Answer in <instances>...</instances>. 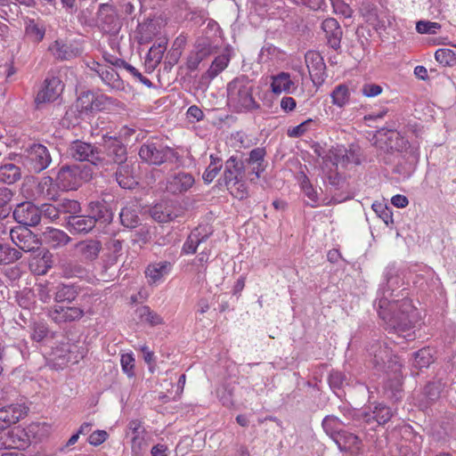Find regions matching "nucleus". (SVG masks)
<instances>
[{
    "mask_svg": "<svg viewBox=\"0 0 456 456\" xmlns=\"http://www.w3.org/2000/svg\"><path fill=\"white\" fill-rule=\"evenodd\" d=\"M385 281L379 286L375 305L388 333L396 334L407 340L414 339L412 332L416 322L415 308L408 298L403 281L394 266L384 272Z\"/></svg>",
    "mask_w": 456,
    "mask_h": 456,
    "instance_id": "nucleus-1",
    "label": "nucleus"
},
{
    "mask_svg": "<svg viewBox=\"0 0 456 456\" xmlns=\"http://www.w3.org/2000/svg\"><path fill=\"white\" fill-rule=\"evenodd\" d=\"M254 84L248 77L241 75L227 85V102L236 112H250L260 109L253 96Z\"/></svg>",
    "mask_w": 456,
    "mask_h": 456,
    "instance_id": "nucleus-2",
    "label": "nucleus"
},
{
    "mask_svg": "<svg viewBox=\"0 0 456 456\" xmlns=\"http://www.w3.org/2000/svg\"><path fill=\"white\" fill-rule=\"evenodd\" d=\"M98 167L108 169L111 165H123L126 163L127 149L118 137L104 134L100 147Z\"/></svg>",
    "mask_w": 456,
    "mask_h": 456,
    "instance_id": "nucleus-3",
    "label": "nucleus"
},
{
    "mask_svg": "<svg viewBox=\"0 0 456 456\" xmlns=\"http://www.w3.org/2000/svg\"><path fill=\"white\" fill-rule=\"evenodd\" d=\"M92 297L89 294H84L77 305H53L48 310V316L57 324L77 322L86 314L92 313V303L89 302Z\"/></svg>",
    "mask_w": 456,
    "mask_h": 456,
    "instance_id": "nucleus-4",
    "label": "nucleus"
},
{
    "mask_svg": "<svg viewBox=\"0 0 456 456\" xmlns=\"http://www.w3.org/2000/svg\"><path fill=\"white\" fill-rule=\"evenodd\" d=\"M139 157L147 164L160 166L168 160L177 159V152L165 145L161 140L151 138L141 145Z\"/></svg>",
    "mask_w": 456,
    "mask_h": 456,
    "instance_id": "nucleus-5",
    "label": "nucleus"
},
{
    "mask_svg": "<svg viewBox=\"0 0 456 456\" xmlns=\"http://www.w3.org/2000/svg\"><path fill=\"white\" fill-rule=\"evenodd\" d=\"M24 164L30 172L39 174L52 163V156L46 146L32 143L23 151Z\"/></svg>",
    "mask_w": 456,
    "mask_h": 456,
    "instance_id": "nucleus-6",
    "label": "nucleus"
},
{
    "mask_svg": "<svg viewBox=\"0 0 456 456\" xmlns=\"http://www.w3.org/2000/svg\"><path fill=\"white\" fill-rule=\"evenodd\" d=\"M96 26L103 34L116 36L122 28V21L116 6L110 3L100 4L96 12Z\"/></svg>",
    "mask_w": 456,
    "mask_h": 456,
    "instance_id": "nucleus-7",
    "label": "nucleus"
},
{
    "mask_svg": "<svg viewBox=\"0 0 456 456\" xmlns=\"http://www.w3.org/2000/svg\"><path fill=\"white\" fill-rule=\"evenodd\" d=\"M68 155L77 161H87L98 167L100 158V147L91 142L81 140L71 142L67 150Z\"/></svg>",
    "mask_w": 456,
    "mask_h": 456,
    "instance_id": "nucleus-8",
    "label": "nucleus"
},
{
    "mask_svg": "<svg viewBox=\"0 0 456 456\" xmlns=\"http://www.w3.org/2000/svg\"><path fill=\"white\" fill-rule=\"evenodd\" d=\"M86 66L94 71L102 79V81L110 88V90L122 91L125 88L124 82L118 72L104 63L91 60L86 62Z\"/></svg>",
    "mask_w": 456,
    "mask_h": 456,
    "instance_id": "nucleus-9",
    "label": "nucleus"
},
{
    "mask_svg": "<svg viewBox=\"0 0 456 456\" xmlns=\"http://www.w3.org/2000/svg\"><path fill=\"white\" fill-rule=\"evenodd\" d=\"M12 216L22 227H35L40 223L39 207L30 201L19 203L12 211Z\"/></svg>",
    "mask_w": 456,
    "mask_h": 456,
    "instance_id": "nucleus-10",
    "label": "nucleus"
},
{
    "mask_svg": "<svg viewBox=\"0 0 456 456\" xmlns=\"http://www.w3.org/2000/svg\"><path fill=\"white\" fill-rule=\"evenodd\" d=\"M82 180L83 173L78 166H63L58 171L56 184L63 191H73L82 184Z\"/></svg>",
    "mask_w": 456,
    "mask_h": 456,
    "instance_id": "nucleus-11",
    "label": "nucleus"
},
{
    "mask_svg": "<svg viewBox=\"0 0 456 456\" xmlns=\"http://www.w3.org/2000/svg\"><path fill=\"white\" fill-rule=\"evenodd\" d=\"M266 151L265 148L257 147L251 150L243 162L246 164V175L251 182H256L266 168L265 159Z\"/></svg>",
    "mask_w": 456,
    "mask_h": 456,
    "instance_id": "nucleus-12",
    "label": "nucleus"
},
{
    "mask_svg": "<svg viewBox=\"0 0 456 456\" xmlns=\"http://www.w3.org/2000/svg\"><path fill=\"white\" fill-rule=\"evenodd\" d=\"M248 177L246 175V164L242 159L236 156H231L224 163V170L222 176L224 184L227 189H232L231 185H236L240 180Z\"/></svg>",
    "mask_w": 456,
    "mask_h": 456,
    "instance_id": "nucleus-13",
    "label": "nucleus"
},
{
    "mask_svg": "<svg viewBox=\"0 0 456 456\" xmlns=\"http://www.w3.org/2000/svg\"><path fill=\"white\" fill-rule=\"evenodd\" d=\"M12 241L24 252H34L40 247L41 242L27 227H15L11 230Z\"/></svg>",
    "mask_w": 456,
    "mask_h": 456,
    "instance_id": "nucleus-14",
    "label": "nucleus"
},
{
    "mask_svg": "<svg viewBox=\"0 0 456 456\" xmlns=\"http://www.w3.org/2000/svg\"><path fill=\"white\" fill-rule=\"evenodd\" d=\"M305 61L314 84H322L326 77V65L322 55L315 51H309L305 55Z\"/></svg>",
    "mask_w": 456,
    "mask_h": 456,
    "instance_id": "nucleus-15",
    "label": "nucleus"
},
{
    "mask_svg": "<svg viewBox=\"0 0 456 456\" xmlns=\"http://www.w3.org/2000/svg\"><path fill=\"white\" fill-rule=\"evenodd\" d=\"M370 362L376 370H384L386 360L392 354L386 342L374 340L367 347Z\"/></svg>",
    "mask_w": 456,
    "mask_h": 456,
    "instance_id": "nucleus-16",
    "label": "nucleus"
},
{
    "mask_svg": "<svg viewBox=\"0 0 456 456\" xmlns=\"http://www.w3.org/2000/svg\"><path fill=\"white\" fill-rule=\"evenodd\" d=\"M49 51L53 57L59 61H70L78 57L82 51L76 43L61 39L55 40L50 46Z\"/></svg>",
    "mask_w": 456,
    "mask_h": 456,
    "instance_id": "nucleus-17",
    "label": "nucleus"
},
{
    "mask_svg": "<svg viewBox=\"0 0 456 456\" xmlns=\"http://www.w3.org/2000/svg\"><path fill=\"white\" fill-rule=\"evenodd\" d=\"M63 85L57 77L46 78L44 83L43 88L37 93L36 97V103H46L55 101L62 93Z\"/></svg>",
    "mask_w": 456,
    "mask_h": 456,
    "instance_id": "nucleus-18",
    "label": "nucleus"
},
{
    "mask_svg": "<svg viewBox=\"0 0 456 456\" xmlns=\"http://www.w3.org/2000/svg\"><path fill=\"white\" fill-rule=\"evenodd\" d=\"M71 240V237L66 232L50 226L46 227L41 234V243L52 249L64 248Z\"/></svg>",
    "mask_w": 456,
    "mask_h": 456,
    "instance_id": "nucleus-19",
    "label": "nucleus"
},
{
    "mask_svg": "<svg viewBox=\"0 0 456 456\" xmlns=\"http://www.w3.org/2000/svg\"><path fill=\"white\" fill-rule=\"evenodd\" d=\"M27 414V407L23 404H10L0 408V431L16 424Z\"/></svg>",
    "mask_w": 456,
    "mask_h": 456,
    "instance_id": "nucleus-20",
    "label": "nucleus"
},
{
    "mask_svg": "<svg viewBox=\"0 0 456 456\" xmlns=\"http://www.w3.org/2000/svg\"><path fill=\"white\" fill-rule=\"evenodd\" d=\"M82 287L77 283L60 282L53 288V296L56 303H72L80 295Z\"/></svg>",
    "mask_w": 456,
    "mask_h": 456,
    "instance_id": "nucleus-21",
    "label": "nucleus"
},
{
    "mask_svg": "<svg viewBox=\"0 0 456 456\" xmlns=\"http://www.w3.org/2000/svg\"><path fill=\"white\" fill-rule=\"evenodd\" d=\"M65 227L72 233L85 235L91 232L95 225L92 218L86 215H74L65 217Z\"/></svg>",
    "mask_w": 456,
    "mask_h": 456,
    "instance_id": "nucleus-22",
    "label": "nucleus"
},
{
    "mask_svg": "<svg viewBox=\"0 0 456 456\" xmlns=\"http://www.w3.org/2000/svg\"><path fill=\"white\" fill-rule=\"evenodd\" d=\"M322 29L325 34L328 45L334 50L339 49L343 31L338 20L334 18L325 19L322 23Z\"/></svg>",
    "mask_w": 456,
    "mask_h": 456,
    "instance_id": "nucleus-23",
    "label": "nucleus"
},
{
    "mask_svg": "<svg viewBox=\"0 0 456 456\" xmlns=\"http://www.w3.org/2000/svg\"><path fill=\"white\" fill-rule=\"evenodd\" d=\"M87 216L93 219L94 225L97 223L107 224L113 219V213L104 201H91L87 207Z\"/></svg>",
    "mask_w": 456,
    "mask_h": 456,
    "instance_id": "nucleus-24",
    "label": "nucleus"
},
{
    "mask_svg": "<svg viewBox=\"0 0 456 456\" xmlns=\"http://www.w3.org/2000/svg\"><path fill=\"white\" fill-rule=\"evenodd\" d=\"M211 232L205 231L202 227L193 229L182 247V254L193 255L197 252L200 245L204 244L211 235Z\"/></svg>",
    "mask_w": 456,
    "mask_h": 456,
    "instance_id": "nucleus-25",
    "label": "nucleus"
},
{
    "mask_svg": "<svg viewBox=\"0 0 456 456\" xmlns=\"http://www.w3.org/2000/svg\"><path fill=\"white\" fill-rule=\"evenodd\" d=\"M393 415V411L383 403H376L373 407H370L369 411L364 410L362 412V419L368 424L376 421L379 425H384L391 419Z\"/></svg>",
    "mask_w": 456,
    "mask_h": 456,
    "instance_id": "nucleus-26",
    "label": "nucleus"
},
{
    "mask_svg": "<svg viewBox=\"0 0 456 456\" xmlns=\"http://www.w3.org/2000/svg\"><path fill=\"white\" fill-rule=\"evenodd\" d=\"M193 176L185 172H179L171 175L167 182V190L173 194L187 191L194 184Z\"/></svg>",
    "mask_w": 456,
    "mask_h": 456,
    "instance_id": "nucleus-27",
    "label": "nucleus"
},
{
    "mask_svg": "<svg viewBox=\"0 0 456 456\" xmlns=\"http://www.w3.org/2000/svg\"><path fill=\"white\" fill-rule=\"evenodd\" d=\"M172 263L169 261H160L150 264L145 269V276L149 284H157L167 275L172 269Z\"/></svg>",
    "mask_w": 456,
    "mask_h": 456,
    "instance_id": "nucleus-28",
    "label": "nucleus"
},
{
    "mask_svg": "<svg viewBox=\"0 0 456 456\" xmlns=\"http://www.w3.org/2000/svg\"><path fill=\"white\" fill-rule=\"evenodd\" d=\"M271 89L274 94H293L297 86L288 72H280L272 77Z\"/></svg>",
    "mask_w": 456,
    "mask_h": 456,
    "instance_id": "nucleus-29",
    "label": "nucleus"
},
{
    "mask_svg": "<svg viewBox=\"0 0 456 456\" xmlns=\"http://www.w3.org/2000/svg\"><path fill=\"white\" fill-rule=\"evenodd\" d=\"M76 248L82 259L88 262L97 259L102 248L101 241L94 239L82 240L76 245Z\"/></svg>",
    "mask_w": 456,
    "mask_h": 456,
    "instance_id": "nucleus-30",
    "label": "nucleus"
},
{
    "mask_svg": "<svg viewBox=\"0 0 456 456\" xmlns=\"http://www.w3.org/2000/svg\"><path fill=\"white\" fill-rule=\"evenodd\" d=\"M21 168L14 163L4 160L0 165V183L12 185L21 179Z\"/></svg>",
    "mask_w": 456,
    "mask_h": 456,
    "instance_id": "nucleus-31",
    "label": "nucleus"
},
{
    "mask_svg": "<svg viewBox=\"0 0 456 456\" xmlns=\"http://www.w3.org/2000/svg\"><path fill=\"white\" fill-rule=\"evenodd\" d=\"M334 442L340 451L350 452L352 454L359 453L361 450L362 441L360 438L346 430H343Z\"/></svg>",
    "mask_w": 456,
    "mask_h": 456,
    "instance_id": "nucleus-32",
    "label": "nucleus"
},
{
    "mask_svg": "<svg viewBox=\"0 0 456 456\" xmlns=\"http://www.w3.org/2000/svg\"><path fill=\"white\" fill-rule=\"evenodd\" d=\"M115 178L118 185L123 189L130 190L138 184L134 175L133 167L127 163L118 166L117 171L115 172Z\"/></svg>",
    "mask_w": 456,
    "mask_h": 456,
    "instance_id": "nucleus-33",
    "label": "nucleus"
},
{
    "mask_svg": "<svg viewBox=\"0 0 456 456\" xmlns=\"http://www.w3.org/2000/svg\"><path fill=\"white\" fill-rule=\"evenodd\" d=\"M352 156L348 155L347 150L344 146L332 147L328 154L323 158L324 161H330L332 166L338 167V165L346 167L352 162Z\"/></svg>",
    "mask_w": 456,
    "mask_h": 456,
    "instance_id": "nucleus-34",
    "label": "nucleus"
},
{
    "mask_svg": "<svg viewBox=\"0 0 456 456\" xmlns=\"http://www.w3.org/2000/svg\"><path fill=\"white\" fill-rule=\"evenodd\" d=\"M325 433L334 441L344 430L346 424L335 415L326 416L322 422Z\"/></svg>",
    "mask_w": 456,
    "mask_h": 456,
    "instance_id": "nucleus-35",
    "label": "nucleus"
},
{
    "mask_svg": "<svg viewBox=\"0 0 456 456\" xmlns=\"http://www.w3.org/2000/svg\"><path fill=\"white\" fill-rule=\"evenodd\" d=\"M151 215L152 218L159 223L170 222L175 216L173 212L172 206L167 202H160L156 204L151 209Z\"/></svg>",
    "mask_w": 456,
    "mask_h": 456,
    "instance_id": "nucleus-36",
    "label": "nucleus"
},
{
    "mask_svg": "<svg viewBox=\"0 0 456 456\" xmlns=\"http://www.w3.org/2000/svg\"><path fill=\"white\" fill-rule=\"evenodd\" d=\"M137 31L139 43H149L159 33L158 24L153 20H148L138 24Z\"/></svg>",
    "mask_w": 456,
    "mask_h": 456,
    "instance_id": "nucleus-37",
    "label": "nucleus"
},
{
    "mask_svg": "<svg viewBox=\"0 0 456 456\" xmlns=\"http://www.w3.org/2000/svg\"><path fill=\"white\" fill-rule=\"evenodd\" d=\"M25 34L32 42L39 43L45 37V28L41 21L28 19L26 21Z\"/></svg>",
    "mask_w": 456,
    "mask_h": 456,
    "instance_id": "nucleus-38",
    "label": "nucleus"
},
{
    "mask_svg": "<svg viewBox=\"0 0 456 456\" xmlns=\"http://www.w3.org/2000/svg\"><path fill=\"white\" fill-rule=\"evenodd\" d=\"M167 39L165 37L159 38L158 42L155 43L149 50V53L146 57V61L151 64L152 67L158 65L162 58L163 54L167 49Z\"/></svg>",
    "mask_w": 456,
    "mask_h": 456,
    "instance_id": "nucleus-39",
    "label": "nucleus"
},
{
    "mask_svg": "<svg viewBox=\"0 0 456 456\" xmlns=\"http://www.w3.org/2000/svg\"><path fill=\"white\" fill-rule=\"evenodd\" d=\"M59 268L61 275L65 278L82 277L85 273V268L74 260L61 261Z\"/></svg>",
    "mask_w": 456,
    "mask_h": 456,
    "instance_id": "nucleus-40",
    "label": "nucleus"
},
{
    "mask_svg": "<svg viewBox=\"0 0 456 456\" xmlns=\"http://www.w3.org/2000/svg\"><path fill=\"white\" fill-rule=\"evenodd\" d=\"M128 429L131 431L133 436L131 439L132 443V450L134 452L135 450H140L142 442L143 441L142 433L145 432L144 428L142 426V422L138 419H133L128 423Z\"/></svg>",
    "mask_w": 456,
    "mask_h": 456,
    "instance_id": "nucleus-41",
    "label": "nucleus"
},
{
    "mask_svg": "<svg viewBox=\"0 0 456 456\" xmlns=\"http://www.w3.org/2000/svg\"><path fill=\"white\" fill-rule=\"evenodd\" d=\"M21 256L20 251L6 243L0 242V265L12 264L21 258Z\"/></svg>",
    "mask_w": 456,
    "mask_h": 456,
    "instance_id": "nucleus-42",
    "label": "nucleus"
},
{
    "mask_svg": "<svg viewBox=\"0 0 456 456\" xmlns=\"http://www.w3.org/2000/svg\"><path fill=\"white\" fill-rule=\"evenodd\" d=\"M56 185L51 176H43L37 184V189L45 198L55 200L57 195Z\"/></svg>",
    "mask_w": 456,
    "mask_h": 456,
    "instance_id": "nucleus-43",
    "label": "nucleus"
},
{
    "mask_svg": "<svg viewBox=\"0 0 456 456\" xmlns=\"http://www.w3.org/2000/svg\"><path fill=\"white\" fill-rule=\"evenodd\" d=\"M332 103L338 107H344L348 103L350 92L348 86L341 84L337 86L330 94Z\"/></svg>",
    "mask_w": 456,
    "mask_h": 456,
    "instance_id": "nucleus-44",
    "label": "nucleus"
},
{
    "mask_svg": "<svg viewBox=\"0 0 456 456\" xmlns=\"http://www.w3.org/2000/svg\"><path fill=\"white\" fill-rule=\"evenodd\" d=\"M216 52V47L208 37H200L195 43V53L204 60Z\"/></svg>",
    "mask_w": 456,
    "mask_h": 456,
    "instance_id": "nucleus-45",
    "label": "nucleus"
},
{
    "mask_svg": "<svg viewBox=\"0 0 456 456\" xmlns=\"http://www.w3.org/2000/svg\"><path fill=\"white\" fill-rule=\"evenodd\" d=\"M229 61L230 57L227 54H221L216 56L212 61L209 69L207 70L208 77L211 79L216 77L228 66Z\"/></svg>",
    "mask_w": 456,
    "mask_h": 456,
    "instance_id": "nucleus-46",
    "label": "nucleus"
},
{
    "mask_svg": "<svg viewBox=\"0 0 456 456\" xmlns=\"http://www.w3.org/2000/svg\"><path fill=\"white\" fill-rule=\"evenodd\" d=\"M432 362L430 350L422 348L412 354L411 365L416 369L428 367Z\"/></svg>",
    "mask_w": 456,
    "mask_h": 456,
    "instance_id": "nucleus-47",
    "label": "nucleus"
},
{
    "mask_svg": "<svg viewBox=\"0 0 456 456\" xmlns=\"http://www.w3.org/2000/svg\"><path fill=\"white\" fill-rule=\"evenodd\" d=\"M443 390V384L441 381L428 382L423 390V395L427 399V404L436 402L439 399Z\"/></svg>",
    "mask_w": 456,
    "mask_h": 456,
    "instance_id": "nucleus-48",
    "label": "nucleus"
},
{
    "mask_svg": "<svg viewBox=\"0 0 456 456\" xmlns=\"http://www.w3.org/2000/svg\"><path fill=\"white\" fill-rule=\"evenodd\" d=\"M119 218L122 225L127 228H134L139 224L136 210L129 207H125L121 209Z\"/></svg>",
    "mask_w": 456,
    "mask_h": 456,
    "instance_id": "nucleus-49",
    "label": "nucleus"
},
{
    "mask_svg": "<svg viewBox=\"0 0 456 456\" xmlns=\"http://www.w3.org/2000/svg\"><path fill=\"white\" fill-rule=\"evenodd\" d=\"M54 201L60 214H69V216H74L81 210L80 203L75 200L62 199Z\"/></svg>",
    "mask_w": 456,
    "mask_h": 456,
    "instance_id": "nucleus-50",
    "label": "nucleus"
},
{
    "mask_svg": "<svg viewBox=\"0 0 456 456\" xmlns=\"http://www.w3.org/2000/svg\"><path fill=\"white\" fill-rule=\"evenodd\" d=\"M210 159V164L205 170L202 176L203 180L208 183H211L215 179L223 167L221 159L211 155Z\"/></svg>",
    "mask_w": 456,
    "mask_h": 456,
    "instance_id": "nucleus-51",
    "label": "nucleus"
},
{
    "mask_svg": "<svg viewBox=\"0 0 456 456\" xmlns=\"http://www.w3.org/2000/svg\"><path fill=\"white\" fill-rule=\"evenodd\" d=\"M316 123H317L316 120H314L313 118H308L296 126L289 127V129L287 130V134L289 137H291V138L301 137L307 131L312 129L313 126L316 125Z\"/></svg>",
    "mask_w": 456,
    "mask_h": 456,
    "instance_id": "nucleus-52",
    "label": "nucleus"
},
{
    "mask_svg": "<svg viewBox=\"0 0 456 456\" xmlns=\"http://www.w3.org/2000/svg\"><path fill=\"white\" fill-rule=\"evenodd\" d=\"M139 317L151 326L161 324L163 320L159 314L151 310L149 306H142L138 310Z\"/></svg>",
    "mask_w": 456,
    "mask_h": 456,
    "instance_id": "nucleus-53",
    "label": "nucleus"
},
{
    "mask_svg": "<svg viewBox=\"0 0 456 456\" xmlns=\"http://www.w3.org/2000/svg\"><path fill=\"white\" fill-rule=\"evenodd\" d=\"M40 220L42 218L56 223L61 216L56 204L44 203L39 207Z\"/></svg>",
    "mask_w": 456,
    "mask_h": 456,
    "instance_id": "nucleus-54",
    "label": "nucleus"
},
{
    "mask_svg": "<svg viewBox=\"0 0 456 456\" xmlns=\"http://www.w3.org/2000/svg\"><path fill=\"white\" fill-rule=\"evenodd\" d=\"M53 266V254L48 250L44 252L42 256L37 261V267L34 270L39 275L45 274Z\"/></svg>",
    "mask_w": 456,
    "mask_h": 456,
    "instance_id": "nucleus-55",
    "label": "nucleus"
},
{
    "mask_svg": "<svg viewBox=\"0 0 456 456\" xmlns=\"http://www.w3.org/2000/svg\"><path fill=\"white\" fill-rule=\"evenodd\" d=\"M436 60L444 66H453L456 63L455 53L447 48H440L435 53Z\"/></svg>",
    "mask_w": 456,
    "mask_h": 456,
    "instance_id": "nucleus-56",
    "label": "nucleus"
},
{
    "mask_svg": "<svg viewBox=\"0 0 456 456\" xmlns=\"http://www.w3.org/2000/svg\"><path fill=\"white\" fill-rule=\"evenodd\" d=\"M394 18L386 12H378L372 20H369L376 30H385L393 23Z\"/></svg>",
    "mask_w": 456,
    "mask_h": 456,
    "instance_id": "nucleus-57",
    "label": "nucleus"
},
{
    "mask_svg": "<svg viewBox=\"0 0 456 456\" xmlns=\"http://www.w3.org/2000/svg\"><path fill=\"white\" fill-rule=\"evenodd\" d=\"M371 208L387 225L393 223L392 211L386 205L376 201L372 204Z\"/></svg>",
    "mask_w": 456,
    "mask_h": 456,
    "instance_id": "nucleus-58",
    "label": "nucleus"
},
{
    "mask_svg": "<svg viewBox=\"0 0 456 456\" xmlns=\"http://www.w3.org/2000/svg\"><path fill=\"white\" fill-rule=\"evenodd\" d=\"M389 140L391 141L390 147L392 149H395L398 151H403L408 148V141L401 136L400 133L396 131H391Z\"/></svg>",
    "mask_w": 456,
    "mask_h": 456,
    "instance_id": "nucleus-59",
    "label": "nucleus"
},
{
    "mask_svg": "<svg viewBox=\"0 0 456 456\" xmlns=\"http://www.w3.org/2000/svg\"><path fill=\"white\" fill-rule=\"evenodd\" d=\"M345 375L338 370H332L328 378L330 387L333 390H338L343 387Z\"/></svg>",
    "mask_w": 456,
    "mask_h": 456,
    "instance_id": "nucleus-60",
    "label": "nucleus"
},
{
    "mask_svg": "<svg viewBox=\"0 0 456 456\" xmlns=\"http://www.w3.org/2000/svg\"><path fill=\"white\" fill-rule=\"evenodd\" d=\"M120 363L123 371L129 377H133L134 375V358L130 354H122L120 359Z\"/></svg>",
    "mask_w": 456,
    "mask_h": 456,
    "instance_id": "nucleus-61",
    "label": "nucleus"
},
{
    "mask_svg": "<svg viewBox=\"0 0 456 456\" xmlns=\"http://www.w3.org/2000/svg\"><path fill=\"white\" fill-rule=\"evenodd\" d=\"M401 370L402 363L399 360V357L391 354L389 357L386 360V368L383 371L392 372L395 375H397L401 372Z\"/></svg>",
    "mask_w": 456,
    "mask_h": 456,
    "instance_id": "nucleus-62",
    "label": "nucleus"
},
{
    "mask_svg": "<svg viewBox=\"0 0 456 456\" xmlns=\"http://www.w3.org/2000/svg\"><path fill=\"white\" fill-rule=\"evenodd\" d=\"M440 28L441 26L438 23L431 21L420 20L416 24L417 31L421 34H436V30Z\"/></svg>",
    "mask_w": 456,
    "mask_h": 456,
    "instance_id": "nucleus-63",
    "label": "nucleus"
},
{
    "mask_svg": "<svg viewBox=\"0 0 456 456\" xmlns=\"http://www.w3.org/2000/svg\"><path fill=\"white\" fill-rule=\"evenodd\" d=\"M15 195V191L7 186H0V206L12 208L10 203Z\"/></svg>",
    "mask_w": 456,
    "mask_h": 456,
    "instance_id": "nucleus-64",
    "label": "nucleus"
}]
</instances>
